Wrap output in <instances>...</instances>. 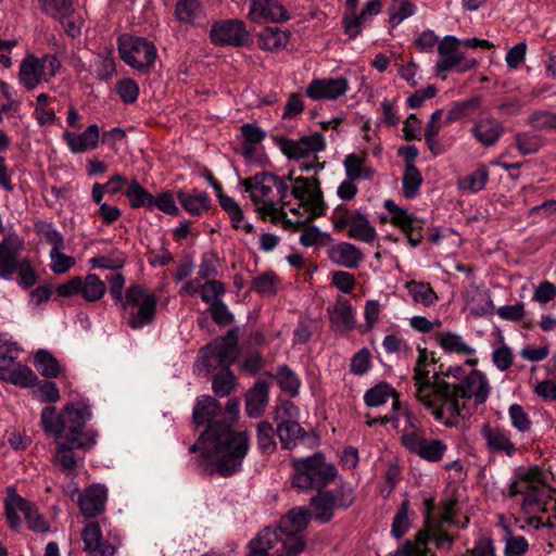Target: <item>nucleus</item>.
Instances as JSON below:
<instances>
[{"mask_svg": "<svg viewBox=\"0 0 556 556\" xmlns=\"http://www.w3.org/2000/svg\"><path fill=\"white\" fill-rule=\"evenodd\" d=\"M4 511L8 525L13 530L18 531L22 528L21 514L28 528L35 532H47L50 528L48 520L39 514L36 505L18 495L12 486L7 490Z\"/></svg>", "mask_w": 556, "mask_h": 556, "instance_id": "11", "label": "nucleus"}, {"mask_svg": "<svg viewBox=\"0 0 556 556\" xmlns=\"http://www.w3.org/2000/svg\"><path fill=\"white\" fill-rule=\"evenodd\" d=\"M125 195L129 199L130 206L134 208H138L144 206L149 210H152V198L153 195L149 193L137 180H132L128 188L125 191Z\"/></svg>", "mask_w": 556, "mask_h": 556, "instance_id": "53", "label": "nucleus"}, {"mask_svg": "<svg viewBox=\"0 0 556 556\" xmlns=\"http://www.w3.org/2000/svg\"><path fill=\"white\" fill-rule=\"evenodd\" d=\"M467 304L473 316L490 315L495 311L490 292L483 290H475L473 294L468 299Z\"/></svg>", "mask_w": 556, "mask_h": 556, "instance_id": "47", "label": "nucleus"}, {"mask_svg": "<svg viewBox=\"0 0 556 556\" xmlns=\"http://www.w3.org/2000/svg\"><path fill=\"white\" fill-rule=\"evenodd\" d=\"M350 89L345 77L315 78L306 87V96L313 101H333L344 96Z\"/></svg>", "mask_w": 556, "mask_h": 556, "instance_id": "26", "label": "nucleus"}, {"mask_svg": "<svg viewBox=\"0 0 556 556\" xmlns=\"http://www.w3.org/2000/svg\"><path fill=\"white\" fill-rule=\"evenodd\" d=\"M118 52L127 65L143 74L151 71L157 56V50L153 42L132 36L119 38Z\"/></svg>", "mask_w": 556, "mask_h": 556, "instance_id": "14", "label": "nucleus"}, {"mask_svg": "<svg viewBox=\"0 0 556 556\" xmlns=\"http://www.w3.org/2000/svg\"><path fill=\"white\" fill-rule=\"evenodd\" d=\"M418 356L414 366V384L417 401L424 408L430 412L440 391L439 386L445 382L437 374L430 376V367L435 363L434 352L428 351L426 348L418 346Z\"/></svg>", "mask_w": 556, "mask_h": 556, "instance_id": "9", "label": "nucleus"}, {"mask_svg": "<svg viewBox=\"0 0 556 556\" xmlns=\"http://www.w3.org/2000/svg\"><path fill=\"white\" fill-rule=\"evenodd\" d=\"M60 65V61L53 54L27 55L20 64V84L26 90H34L40 84L50 81Z\"/></svg>", "mask_w": 556, "mask_h": 556, "instance_id": "15", "label": "nucleus"}, {"mask_svg": "<svg viewBox=\"0 0 556 556\" xmlns=\"http://www.w3.org/2000/svg\"><path fill=\"white\" fill-rule=\"evenodd\" d=\"M276 380L283 392L289 393L291 396L298 395L301 379L289 366L282 365L277 368Z\"/></svg>", "mask_w": 556, "mask_h": 556, "instance_id": "50", "label": "nucleus"}, {"mask_svg": "<svg viewBox=\"0 0 556 556\" xmlns=\"http://www.w3.org/2000/svg\"><path fill=\"white\" fill-rule=\"evenodd\" d=\"M24 249L25 240L16 233H10L0 241V279H12Z\"/></svg>", "mask_w": 556, "mask_h": 556, "instance_id": "25", "label": "nucleus"}, {"mask_svg": "<svg viewBox=\"0 0 556 556\" xmlns=\"http://www.w3.org/2000/svg\"><path fill=\"white\" fill-rule=\"evenodd\" d=\"M177 198L182 208L190 215H201L208 211L211 206V199L203 191H179Z\"/></svg>", "mask_w": 556, "mask_h": 556, "instance_id": "38", "label": "nucleus"}, {"mask_svg": "<svg viewBox=\"0 0 556 556\" xmlns=\"http://www.w3.org/2000/svg\"><path fill=\"white\" fill-rule=\"evenodd\" d=\"M374 16L364 10L357 13L356 10L353 12L344 13L342 18V25L344 27L345 34L350 39L356 38L361 33L363 27L368 25L372 21Z\"/></svg>", "mask_w": 556, "mask_h": 556, "instance_id": "44", "label": "nucleus"}, {"mask_svg": "<svg viewBox=\"0 0 556 556\" xmlns=\"http://www.w3.org/2000/svg\"><path fill=\"white\" fill-rule=\"evenodd\" d=\"M174 15L181 25L200 27L206 22L205 7L201 0H177Z\"/></svg>", "mask_w": 556, "mask_h": 556, "instance_id": "30", "label": "nucleus"}, {"mask_svg": "<svg viewBox=\"0 0 556 556\" xmlns=\"http://www.w3.org/2000/svg\"><path fill=\"white\" fill-rule=\"evenodd\" d=\"M389 400H392V409L394 413H399V415L403 416V412L408 410L407 408L401 407L397 392L387 382L376 384L364 394V402L369 407L380 406L386 404Z\"/></svg>", "mask_w": 556, "mask_h": 556, "instance_id": "33", "label": "nucleus"}, {"mask_svg": "<svg viewBox=\"0 0 556 556\" xmlns=\"http://www.w3.org/2000/svg\"><path fill=\"white\" fill-rule=\"evenodd\" d=\"M241 185L263 218H270L274 223H285L288 216L285 199L289 185L283 178L273 173L262 172L242 180Z\"/></svg>", "mask_w": 556, "mask_h": 556, "instance_id": "4", "label": "nucleus"}, {"mask_svg": "<svg viewBox=\"0 0 556 556\" xmlns=\"http://www.w3.org/2000/svg\"><path fill=\"white\" fill-rule=\"evenodd\" d=\"M504 494L508 497L522 495L521 510L526 515L546 510V480L539 466L518 469Z\"/></svg>", "mask_w": 556, "mask_h": 556, "instance_id": "6", "label": "nucleus"}, {"mask_svg": "<svg viewBox=\"0 0 556 556\" xmlns=\"http://www.w3.org/2000/svg\"><path fill=\"white\" fill-rule=\"evenodd\" d=\"M268 404V386L264 381H257L245 394V412L249 417H260Z\"/></svg>", "mask_w": 556, "mask_h": 556, "instance_id": "37", "label": "nucleus"}, {"mask_svg": "<svg viewBox=\"0 0 556 556\" xmlns=\"http://www.w3.org/2000/svg\"><path fill=\"white\" fill-rule=\"evenodd\" d=\"M326 140L320 134L302 137L299 140L285 139L281 142V151L289 159L303 161L300 168L303 172L320 170L323 163H318L316 153L324 151Z\"/></svg>", "mask_w": 556, "mask_h": 556, "instance_id": "13", "label": "nucleus"}, {"mask_svg": "<svg viewBox=\"0 0 556 556\" xmlns=\"http://www.w3.org/2000/svg\"><path fill=\"white\" fill-rule=\"evenodd\" d=\"M528 124L539 130L556 129V114L547 111H538L528 117Z\"/></svg>", "mask_w": 556, "mask_h": 556, "instance_id": "63", "label": "nucleus"}, {"mask_svg": "<svg viewBox=\"0 0 556 556\" xmlns=\"http://www.w3.org/2000/svg\"><path fill=\"white\" fill-rule=\"evenodd\" d=\"M406 427L401 435L402 445L410 453L422 459L438 463L443 459L447 445L439 439H428L425 432L417 426V419L409 410L403 412Z\"/></svg>", "mask_w": 556, "mask_h": 556, "instance_id": "8", "label": "nucleus"}, {"mask_svg": "<svg viewBox=\"0 0 556 556\" xmlns=\"http://www.w3.org/2000/svg\"><path fill=\"white\" fill-rule=\"evenodd\" d=\"M91 418L88 401L81 399L67 403L60 413L54 406L41 410L40 422L43 431L55 438L54 463L62 470L72 471L76 467L73 450H88L96 443L93 431H84L85 424Z\"/></svg>", "mask_w": 556, "mask_h": 556, "instance_id": "3", "label": "nucleus"}, {"mask_svg": "<svg viewBox=\"0 0 556 556\" xmlns=\"http://www.w3.org/2000/svg\"><path fill=\"white\" fill-rule=\"evenodd\" d=\"M532 391L544 402H556V379L547 378L536 381Z\"/></svg>", "mask_w": 556, "mask_h": 556, "instance_id": "64", "label": "nucleus"}, {"mask_svg": "<svg viewBox=\"0 0 556 556\" xmlns=\"http://www.w3.org/2000/svg\"><path fill=\"white\" fill-rule=\"evenodd\" d=\"M287 179L291 182L289 188L294 203L286 201V226L299 228L325 214L326 204L316 177H292L290 174Z\"/></svg>", "mask_w": 556, "mask_h": 556, "instance_id": "5", "label": "nucleus"}, {"mask_svg": "<svg viewBox=\"0 0 556 556\" xmlns=\"http://www.w3.org/2000/svg\"><path fill=\"white\" fill-rule=\"evenodd\" d=\"M417 8L410 0H392L389 8V24L391 27H397L403 21L415 15Z\"/></svg>", "mask_w": 556, "mask_h": 556, "instance_id": "45", "label": "nucleus"}, {"mask_svg": "<svg viewBox=\"0 0 556 556\" xmlns=\"http://www.w3.org/2000/svg\"><path fill=\"white\" fill-rule=\"evenodd\" d=\"M204 366L211 370L218 366L229 367L238 356V337L229 331L201 350Z\"/></svg>", "mask_w": 556, "mask_h": 556, "instance_id": "20", "label": "nucleus"}, {"mask_svg": "<svg viewBox=\"0 0 556 556\" xmlns=\"http://www.w3.org/2000/svg\"><path fill=\"white\" fill-rule=\"evenodd\" d=\"M15 274H17V283L23 289H29L37 283L38 276L31 262L27 257L23 260L20 258Z\"/></svg>", "mask_w": 556, "mask_h": 556, "instance_id": "56", "label": "nucleus"}, {"mask_svg": "<svg viewBox=\"0 0 556 556\" xmlns=\"http://www.w3.org/2000/svg\"><path fill=\"white\" fill-rule=\"evenodd\" d=\"M220 417L222 406L214 397L197 399L193 420L198 426L207 425V428L190 447V453H201L200 465L205 473L230 477L241 470L250 442L245 432L232 430Z\"/></svg>", "mask_w": 556, "mask_h": 556, "instance_id": "1", "label": "nucleus"}, {"mask_svg": "<svg viewBox=\"0 0 556 556\" xmlns=\"http://www.w3.org/2000/svg\"><path fill=\"white\" fill-rule=\"evenodd\" d=\"M116 92L124 103L131 104L139 97V86L131 78H123L116 84Z\"/></svg>", "mask_w": 556, "mask_h": 556, "instance_id": "62", "label": "nucleus"}, {"mask_svg": "<svg viewBox=\"0 0 556 556\" xmlns=\"http://www.w3.org/2000/svg\"><path fill=\"white\" fill-rule=\"evenodd\" d=\"M329 258L345 268H356L363 261L362 251L349 242H340L329 250Z\"/></svg>", "mask_w": 556, "mask_h": 556, "instance_id": "34", "label": "nucleus"}, {"mask_svg": "<svg viewBox=\"0 0 556 556\" xmlns=\"http://www.w3.org/2000/svg\"><path fill=\"white\" fill-rule=\"evenodd\" d=\"M289 35L278 27H267L258 35V46L263 50L275 51L288 45Z\"/></svg>", "mask_w": 556, "mask_h": 556, "instance_id": "43", "label": "nucleus"}, {"mask_svg": "<svg viewBox=\"0 0 556 556\" xmlns=\"http://www.w3.org/2000/svg\"><path fill=\"white\" fill-rule=\"evenodd\" d=\"M83 551L87 556H115L119 535L111 530L106 518L89 521L81 530Z\"/></svg>", "mask_w": 556, "mask_h": 556, "instance_id": "12", "label": "nucleus"}, {"mask_svg": "<svg viewBox=\"0 0 556 556\" xmlns=\"http://www.w3.org/2000/svg\"><path fill=\"white\" fill-rule=\"evenodd\" d=\"M277 276L273 271L263 273L252 280V289L262 295H274L277 290Z\"/></svg>", "mask_w": 556, "mask_h": 556, "instance_id": "58", "label": "nucleus"}, {"mask_svg": "<svg viewBox=\"0 0 556 556\" xmlns=\"http://www.w3.org/2000/svg\"><path fill=\"white\" fill-rule=\"evenodd\" d=\"M99 137V127L96 124L88 126L80 134H75L68 130L63 132V140L65 141L68 150L74 154L94 150L98 147Z\"/></svg>", "mask_w": 556, "mask_h": 556, "instance_id": "31", "label": "nucleus"}, {"mask_svg": "<svg viewBox=\"0 0 556 556\" xmlns=\"http://www.w3.org/2000/svg\"><path fill=\"white\" fill-rule=\"evenodd\" d=\"M383 206L391 215V224L405 233L409 245L418 247L422 241L424 220L410 214L406 208L399 206L391 199L386 200Z\"/></svg>", "mask_w": 556, "mask_h": 556, "instance_id": "23", "label": "nucleus"}, {"mask_svg": "<svg viewBox=\"0 0 556 556\" xmlns=\"http://www.w3.org/2000/svg\"><path fill=\"white\" fill-rule=\"evenodd\" d=\"M504 131V125L494 117L481 118L471 128V134L476 140L486 148L495 146Z\"/></svg>", "mask_w": 556, "mask_h": 556, "instance_id": "32", "label": "nucleus"}, {"mask_svg": "<svg viewBox=\"0 0 556 556\" xmlns=\"http://www.w3.org/2000/svg\"><path fill=\"white\" fill-rule=\"evenodd\" d=\"M459 45L460 41L454 36H445L438 43L439 61L435 64L438 74L451 71L464 73L476 67L477 61L460 53Z\"/></svg>", "mask_w": 556, "mask_h": 556, "instance_id": "19", "label": "nucleus"}, {"mask_svg": "<svg viewBox=\"0 0 556 556\" xmlns=\"http://www.w3.org/2000/svg\"><path fill=\"white\" fill-rule=\"evenodd\" d=\"M492 362L494 366L501 370H507L514 363V354L511 349L504 342L503 336L496 340L492 352Z\"/></svg>", "mask_w": 556, "mask_h": 556, "instance_id": "52", "label": "nucleus"}, {"mask_svg": "<svg viewBox=\"0 0 556 556\" xmlns=\"http://www.w3.org/2000/svg\"><path fill=\"white\" fill-rule=\"evenodd\" d=\"M408 508H409V502L407 500H405L402 502L400 509L397 510L396 515L394 516L392 527H391V533L396 539L402 538L408 531V529L410 527V522H409V518H408Z\"/></svg>", "mask_w": 556, "mask_h": 556, "instance_id": "59", "label": "nucleus"}, {"mask_svg": "<svg viewBox=\"0 0 556 556\" xmlns=\"http://www.w3.org/2000/svg\"><path fill=\"white\" fill-rule=\"evenodd\" d=\"M210 39L216 46L241 47L249 40V31L240 20H222L213 23Z\"/></svg>", "mask_w": 556, "mask_h": 556, "instance_id": "24", "label": "nucleus"}, {"mask_svg": "<svg viewBox=\"0 0 556 556\" xmlns=\"http://www.w3.org/2000/svg\"><path fill=\"white\" fill-rule=\"evenodd\" d=\"M35 367L46 378H56L61 374L59 361L48 351L39 350L35 354Z\"/></svg>", "mask_w": 556, "mask_h": 556, "instance_id": "46", "label": "nucleus"}, {"mask_svg": "<svg viewBox=\"0 0 556 556\" xmlns=\"http://www.w3.org/2000/svg\"><path fill=\"white\" fill-rule=\"evenodd\" d=\"M480 434L490 455L508 458L517 455L518 447L513 441V433L509 429L485 422L480 428Z\"/></svg>", "mask_w": 556, "mask_h": 556, "instance_id": "22", "label": "nucleus"}, {"mask_svg": "<svg viewBox=\"0 0 556 556\" xmlns=\"http://www.w3.org/2000/svg\"><path fill=\"white\" fill-rule=\"evenodd\" d=\"M332 224L336 230L348 229V236L352 239L371 243L376 240L378 233L366 215L358 211H351L345 206L339 205L333 211Z\"/></svg>", "mask_w": 556, "mask_h": 556, "instance_id": "16", "label": "nucleus"}, {"mask_svg": "<svg viewBox=\"0 0 556 556\" xmlns=\"http://www.w3.org/2000/svg\"><path fill=\"white\" fill-rule=\"evenodd\" d=\"M106 291L105 283L94 274H89L86 278L81 279L80 293L88 302L100 300Z\"/></svg>", "mask_w": 556, "mask_h": 556, "instance_id": "51", "label": "nucleus"}, {"mask_svg": "<svg viewBox=\"0 0 556 556\" xmlns=\"http://www.w3.org/2000/svg\"><path fill=\"white\" fill-rule=\"evenodd\" d=\"M249 17L255 23H281L289 20V14L277 0H251Z\"/></svg>", "mask_w": 556, "mask_h": 556, "instance_id": "28", "label": "nucleus"}, {"mask_svg": "<svg viewBox=\"0 0 556 556\" xmlns=\"http://www.w3.org/2000/svg\"><path fill=\"white\" fill-rule=\"evenodd\" d=\"M311 518L312 515L304 507L292 508L281 518L279 531L285 535L282 548L287 556H298L304 549L305 542L298 534L306 529Z\"/></svg>", "mask_w": 556, "mask_h": 556, "instance_id": "17", "label": "nucleus"}, {"mask_svg": "<svg viewBox=\"0 0 556 556\" xmlns=\"http://www.w3.org/2000/svg\"><path fill=\"white\" fill-rule=\"evenodd\" d=\"M354 502V492L350 486H339L331 491L318 492L311 500L313 517L321 523L328 522L334 509H345Z\"/></svg>", "mask_w": 556, "mask_h": 556, "instance_id": "18", "label": "nucleus"}, {"mask_svg": "<svg viewBox=\"0 0 556 556\" xmlns=\"http://www.w3.org/2000/svg\"><path fill=\"white\" fill-rule=\"evenodd\" d=\"M405 289L408 291L414 303L421 304L425 307L433 306L439 300L428 282L410 280L405 283Z\"/></svg>", "mask_w": 556, "mask_h": 556, "instance_id": "41", "label": "nucleus"}, {"mask_svg": "<svg viewBox=\"0 0 556 556\" xmlns=\"http://www.w3.org/2000/svg\"><path fill=\"white\" fill-rule=\"evenodd\" d=\"M108 489L100 483H93L84 489L78 497V506L85 518H94L105 510Z\"/></svg>", "mask_w": 556, "mask_h": 556, "instance_id": "27", "label": "nucleus"}, {"mask_svg": "<svg viewBox=\"0 0 556 556\" xmlns=\"http://www.w3.org/2000/svg\"><path fill=\"white\" fill-rule=\"evenodd\" d=\"M453 538L441 529H430L417 534L414 542L406 541L397 548L394 556H434L431 545L437 548H447L451 546Z\"/></svg>", "mask_w": 556, "mask_h": 556, "instance_id": "21", "label": "nucleus"}, {"mask_svg": "<svg viewBox=\"0 0 556 556\" xmlns=\"http://www.w3.org/2000/svg\"><path fill=\"white\" fill-rule=\"evenodd\" d=\"M64 249L50 250L49 256L51 260L50 269L54 274H64L75 266L76 261L73 256L65 255L62 251Z\"/></svg>", "mask_w": 556, "mask_h": 556, "instance_id": "61", "label": "nucleus"}, {"mask_svg": "<svg viewBox=\"0 0 556 556\" xmlns=\"http://www.w3.org/2000/svg\"><path fill=\"white\" fill-rule=\"evenodd\" d=\"M291 485L298 491L319 489L330 483L337 476V469L325 460L321 454L292 462Z\"/></svg>", "mask_w": 556, "mask_h": 556, "instance_id": "7", "label": "nucleus"}, {"mask_svg": "<svg viewBox=\"0 0 556 556\" xmlns=\"http://www.w3.org/2000/svg\"><path fill=\"white\" fill-rule=\"evenodd\" d=\"M285 541V535L281 534L279 531V528H270L266 527L257 536L250 542V545H254L257 549L262 551L263 553H267L269 549L275 548L277 545L276 552L279 553L281 556H287L282 548V542Z\"/></svg>", "mask_w": 556, "mask_h": 556, "instance_id": "39", "label": "nucleus"}, {"mask_svg": "<svg viewBox=\"0 0 556 556\" xmlns=\"http://www.w3.org/2000/svg\"><path fill=\"white\" fill-rule=\"evenodd\" d=\"M515 144L522 155H528L538 152L542 147V141L535 135L519 132L515 136Z\"/></svg>", "mask_w": 556, "mask_h": 556, "instance_id": "60", "label": "nucleus"}, {"mask_svg": "<svg viewBox=\"0 0 556 556\" xmlns=\"http://www.w3.org/2000/svg\"><path fill=\"white\" fill-rule=\"evenodd\" d=\"M439 345L447 353H455L464 356H472L475 348L469 345L462 336L454 332H442L437 336Z\"/></svg>", "mask_w": 556, "mask_h": 556, "instance_id": "40", "label": "nucleus"}, {"mask_svg": "<svg viewBox=\"0 0 556 556\" xmlns=\"http://www.w3.org/2000/svg\"><path fill=\"white\" fill-rule=\"evenodd\" d=\"M489 172L485 167H479L459 181L460 189L469 192L482 190L488 181Z\"/></svg>", "mask_w": 556, "mask_h": 556, "instance_id": "55", "label": "nucleus"}, {"mask_svg": "<svg viewBox=\"0 0 556 556\" xmlns=\"http://www.w3.org/2000/svg\"><path fill=\"white\" fill-rule=\"evenodd\" d=\"M465 365L470 367L468 371L462 365L446 368L443 375L453 378L455 382L445 380L439 386L440 393L429 412L435 421L446 428H458L469 420L491 394L488 376L475 368L478 358H467Z\"/></svg>", "mask_w": 556, "mask_h": 556, "instance_id": "2", "label": "nucleus"}, {"mask_svg": "<svg viewBox=\"0 0 556 556\" xmlns=\"http://www.w3.org/2000/svg\"><path fill=\"white\" fill-rule=\"evenodd\" d=\"M0 380L22 388H28L36 384L38 377L29 367L16 364L0 366Z\"/></svg>", "mask_w": 556, "mask_h": 556, "instance_id": "35", "label": "nucleus"}, {"mask_svg": "<svg viewBox=\"0 0 556 556\" xmlns=\"http://www.w3.org/2000/svg\"><path fill=\"white\" fill-rule=\"evenodd\" d=\"M236 378L228 367H223L213 379V391L217 396L224 397L231 393Z\"/></svg>", "mask_w": 556, "mask_h": 556, "instance_id": "54", "label": "nucleus"}, {"mask_svg": "<svg viewBox=\"0 0 556 556\" xmlns=\"http://www.w3.org/2000/svg\"><path fill=\"white\" fill-rule=\"evenodd\" d=\"M277 435L281 446L286 450H290L295 446L299 440L305 437V431L300 426L299 421L289 420L277 425Z\"/></svg>", "mask_w": 556, "mask_h": 556, "instance_id": "42", "label": "nucleus"}, {"mask_svg": "<svg viewBox=\"0 0 556 556\" xmlns=\"http://www.w3.org/2000/svg\"><path fill=\"white\" fill-rule=\"evenodd\" d=\"M508 416L513 428L517 431L526 433L531 430L532 421L521 405L511 404L508 408Z\"/></svg>", "mask_w": 556, "mask_h": 556, "instance_id": "57", "label": "nucleus"}, {"mask_svg": "<svg viewBox=\"0 0 556 556\" xmlns=\"http://www.w3.org/2000/svg\"><path fill=\"white\" fill-rule=\"evenodd\" d=\"M345 176L350 180H368L375 175L374 168L368 164L365 154H348L343 162Z\"/></svg>", "mask_w": 556, "mask_h": 556, "instance_id": "36", "label": "nucleus"}, {"mask_svg": "<svg viewBox=\"0 0 556 556\" xmlns=\"http://www.w3.org/2000/svg\"><path fill=\"white\" fill-rule=\"evenodd\" d=\"M422 184L420 170L414 164H406L402 177V192L406 199H413L417 195Z\"/></svg>", "mask_w": 556, "mask_h": 556, "instance_id": "48", "label": "nucleus"}, {"mask_svg": "<svg viewBox=\"0 0 556 556\" xmlns=\"http://www.w3.org/2000/svg\"><path fill=\"white\" fill-rule=\"evenodd\" d=\"M212 186L216 191L220 207L226 212L231 222L232 228L242 230L245 233H252L254 231V227L251 223L245 220L243 210L239 203L235 201L233 198L223 192L222 185L218 181L213 180Z\"/></svg>", "mask_w": 556, "mask_h": 556, "instance_id": "29", "label": "nucleus"}, {"mask_svg": "<svg viewBox=\"0 0 556 556\" xmlns=\"http://www.w3.org/2000/svg\"><path fill=\"white\" fill-rule=\"evenodd\" d=\"M34 226L35 231L40 240L50 244L51 250L65 248L63 235L54 227L52 223L39 220L36 222Z\"/></svg>", "mask_w": 556, "mask_h": 556, "instance_id": "49", "label": "nucleus"}, {"mask_svg": "<svg viewBox=\"0 0 556 556\" xmlns=\"http://www.w3.org/2000/svg\"><path fill=\"white\" fill-rule=\"evenodd\" d=\"M156 303L155 294L144 287L139 285L129 287L121 304L129 327L141 329L152 324L155 317Z\"/></svg>", "mask_w": 556, "mask_h": 556, "instance_id": "10", "label": "nucleus"}]
</instances>
